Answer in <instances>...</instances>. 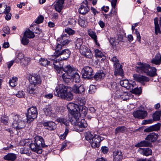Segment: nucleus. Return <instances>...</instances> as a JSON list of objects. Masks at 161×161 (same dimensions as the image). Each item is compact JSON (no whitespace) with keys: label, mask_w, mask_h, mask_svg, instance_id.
I'll list each match as a JSON object with an SVG mask.
<instances>
[{"label":"nucleus","mask_w":161,"mask_h":161,"mask_svg":"<svg viewBox=\"0 0 161 161\" xmlns=\"http://www.w3.org/2000/svg\"><path fill=\"white\" fill-rule=\"evenodd\" d=\"M29 145L32 151L38 154H41L42 153V148L47 147L45 144L42 137L39 136H36L35 137L34 142L31 143Z\"/></svg>","instance_id":"f257e3e1"},{"label":"nucleus","mask_w":161,"mask_h":161,"mask_svg":"<svg viewBox=\"0 0 161 161\" xmlns=\"http://www.w3.org/2000/svg\"><path fill=\"white\" fill-rule=\"evenodd\" d=\"M68 86L62 84H60L56 88L55 95L60 97L62 99L70 101L73 98V95L70 92L67 91Z\"/></svg>","instance_id":"f03ea898"},{"label":"nucleus","mask_w":161,"mask_h":161,"mask_svg":"<svg viewBox=\"0 0 161 161\" xmlns=\"http://www.w3.org/2000/svg\"><path fill=\"white\" fill-rule=\"evenodd\" d=\"M63 70L65 73L62 75L63 80L65 83H68L69 82V80L72 78L75 71L70 65H67L64 67Z\"/></svg>","instance_id":"7ed1b4c3"},{"label":"nucleus","mask_w":161,"mask_h":161,"mask_svg":"<svg viewBox=\"0 0 161 161\" xmlns=\"http://www.w3.org/2000/svg\"><path fill=\"white\" fill-rule=\"evenodd\" d=\"M27 121H32L36 118L37 115V109L35 107H32L27 110L26 114Z\"/></svg>","instance_id":"20e7f679"},{"label":"nucleus","mask_w":161,"mask_h":161,"mask_svg":"<svg viewBox=\"0 0 161 161\" xmlns=\"http://www.w3.org/2000/svg\"><path fill=\"white\" fill-rule=\"evenodd\" d=\"M136 66V71L145 74L146 73L150 74L148 72V69L150 68V65L149 64L145 63L138 62Z\"/></svg>","instance_id":"39448f33"},{"label":"nucleus","mask_w":161,"mask_h":161,"mask_svg":"<svg viewBox=\"0 0 161 161\" xmlns=\"http://www.w3.org/2000/svg\"><path fill=\"white\" fill-rule=\"evenodd\" d=\"M103 140L101 139V137L99 135L95 134L94 137L89 141L92 147L94 148L98 147L100 146L101 142Z\"/></svg>","instance_id":"423d86ee"},{"label":"nucleus","mask_w":161,"mask_h":161,"mask_svg":"<svg viewBox=\"0 0 161 161\" xmlns=\"http://www.w3.org/2000/svg\"><path fill=\"white\" fill-rule=\"evenodd\" d=\"M120 84L121 86L127 89L131 90L134 88L135 82L131 80L129 81L127 80H124L120 81Z\"/></svg>","instance_id":"0eeeda50"},{"label":"nucleus","mask_w":161,"mask_h":161,"mask_svg":"<svg viewBox=\"0 0 161 161\" xmlns=\"http://www.w3.org/2000/svg\"><path fill=\"white\" fill-rule=\"evenodd\" d=\"M29 81L31 84L36 86L41 84L42 80L40 75L34 74L31 76Z\"/></svg>","instance_id":"6e6552de"},{"label":"nucleus","mask_w":161,"mask_h":161,"mask_svg":"<svg viewBox=\"0 0 161 161\" xmlns=\"http://www.w3.org/2000/svg\"><path fill=\"white\" fill-rule=\"evenodd\" d=\"M147 112L146 111L142 110H137L133 113L134 117L139 119H144L147 116Z\"/></svg>","instance_id":"1a4fd4ad"},{"label":"nucleus","mask_w":161,"mask_h":161,"mask_svg":"<svg viewBox=\"0 0 161 161\" xmlns=\"http://www.w3.org/2000/svg\"><path fill=\"white\" fill-rule=\"evenodd\" d=\"M82 72L84 78H89L93 74V70L91 67L87 66L83 68Z\"/></svg>","instance_id":"9d476101"},{"label":"nucleus","mask_w":161,"mask_h":161,"mask_svg":"<svg viewBox=\"0 0 161 161\" xmlns=\"http://www.w3.org/2000/svg\"><path fill=\"white\" fill-rule=\"evenodd\" d=\"M89 8L87 6V1L85 0L81 4L78 10L80 14L85 15L89 12Z\"/></svg>","instance_id":"9b49d317"},{"label":"nucleus","mask_w":161,"mask_h":161,"mask_svg":"<svg viewBox=\"0 0 161 161\" xmlns=\"http://www.w3.org/2000/svg\"><path fill=\"white\" fill-rule=\"evenodd\" d=\"M82 47L80 50V53L87 58H91L93 56L91 51L86 47Z\"/></svg>","instance_id":"f8f14e48"},{"label":"nucleus","mask_w":161,"mask_h":161,"mask_svg":"<svg viewBox=\"0 0 161 161\" xmlns=\"http://www.w3.org/2000/svg\"><path fill=\"white\" fill-rule=\"evenodd\" d=\"M133 77L134 80L136 81L139 82L144 85L145 82H147L149 81V79L147 77L143 76L137 74H134Z\"/></svg>","instance_id":"ddd939ff"},{"label":"nucleus","mask_w":161,"mask_h":161,"mask_svg":"<svg viewBox=\"0 0 161 161\" xmlns=\"http://www.w3.org/2000/svg\"><path fill=\"white\" fill-rule=\"evenodd\" d=\"M161 126V124L158 123L145 129L144 130V131L146 132H149L151 131H158L160 130Z\"/></svg>","instance_id":"4468645a"},{"label":"nucleus","mask_w":161,"mask_h":161,"mask_svg":"<svg viewBox=\"0 0 161 161\" xmlns=\"http://www.w3.org/2000/svg\"><path fill=\"white\" fill-rule=\"evenodd\" d=\"M72 91L75 94H81L85 91V88L82 85H75L72 88Z\"/></svg>","instance_id":"2eb2a0df"},{"label":"nucleus","mask_w":161,"mask_h":161,"mask_svg":"<svg viewBox=\"0 0 161 161\" xmlns=\"http://www.w3.org/2000/svg\"><path fill=\"white\" fill-rule=\"evenodd\" d=\"M139 153L146 156L151 155L152 151L149 148H139L137 150Z\"/></svg>","instance_id":"dca6fc26"},{"label":"nucleus","mask_w":161,"mask_h":161,"mask_svg":"<svg viewBox=\"0 0 161 161\" xmlns=\"http://www.w3.org/2000/svg\"><path fill=\"white\" fill-rule=\"evenodd\" d=\"M114 161H121L123 158V155L121 151L116 150L113 153Z\"/></svg>","instance_id":"f3484780"},{"label":"nucleus","mask_w":161,"mask_h":161,"mask_svg":"<svg viewBox=\"0 0 161 161\" xmlns=\"http://www.w3.org/2000/svg\"><path fill=\"white\" fill-rule=\"evenodd\" d=\"M122 67V65L120 64H117L116 65L114 66L115 68L114 74L115 75H119L121 76L124 75Z\"/></svg>","instance_id":"a211bd4d"},{"label":"nucleus","mask_w":161,"mask_h":161,"mask_svg":"<svg viewBox=\"0 0 161 161\" xmlns=\"http://www.w3.org/2000/svg\"><path fill=\"white\" fill-rule=\"evenodd\" d=\"M151 63L155 65H160L161 64V54L159 53L156 54L154 57L151 59Z\"/></svg>","instance_id":"6ab92c4d"},{"label":"nucleus","mask_w":161,"mask_h":161,"mask_svg":"<svg viewBox=\"0 0 161 161\" xmlns=\"http://www.w3.org/2000/svg\"><path fill=\"white\" fill-rule=\"evenodd\" d=\"M79 106L73 103H70L67 106V109L69 112L71 114L78 110Z\"/></svg>","instance_id":"aec40b11"},{"label":"nucleus","mask_w":161,"mask_h":161,"mask_svg":"<svg viewBox=\"0 0 161 161\" xmlns=\"http://www.w3.org/2000/svg\"><path fill=\"white\" fill-rule=\"evenodd\" d=\"M61 44L63 46L67 45L70 41V38L67 34H63L61 36Z\"/></svg>","instance_id":"412c9836"},{"label":"nucleus","mask_w":161,"mask_h":161,"mask_svg":"<svg viewBox=\"0 0 161 161\" xmlns=\"http://www.w3.org/2000/svg\"><path fill=\"white\" fill-rule=\"evenodd\" d=\"M44 127H47L46 129L49 130H54L56 128V124L53 121H47L43 124Z\"/></svg>","instance_id":"4be33fe9"},{"label":"nucleus","mask_w":161,"mask_h":161,"mask_svg":"<svg viewBox=\"0 0 161 161\" xmlns=\"http://www.w3.org/2000/svg\"><path fill=\"white\" fill-rule=\"evenodd\" d=\"M64 0H58L56 3L54 5V8L56 11L58 13H60L63 8V4Z\"/></svg>","instance_id":"5701e85b"},{"label":"nucleus","mask_w":161,"mask_h":161,"mask_svg":"<svg viewBox=\"0 0 161 161\" xmlns=\"http://www.w3.org/2000/svg\"><path fill=\"white\" fill-rule=\"evenodd\" d=\"M10 7L7 6L5 3L0 4V14L4 13L7 14L10 12Z\"/></svg>","instance_id":"b1692460"},{"label":"nucleus","mask_w":161,"mask_h":161,"mask_svg":"<svg viewBox=\"0 0 161 161\" xmlns=\"http://www.w3.org/2000/svg\"><path fill=\"white\" fill-rule=\"evenodd\" d=\"M83 42L82 39L80 38H77L75 42V48L77 49H80V51L83 47H86L83 45Z\"/></svg>","instance_id":"393cba45"},{"label":"nucleus","mask_w":161,"mask_h":161,"mask_svg":"<svg viewBox=\"0 0 161 161\" xmlns=\"http://www.w3.org/2000/svg\"><path fill=\"white\" fill-rule=\"evenodd\" d=\"M158 135L154 132L150 133L147 135L146 137V140L149 141L151 142H153L156 141L158 139Z\"/></svg>","instance_id":"a878e982"},{"label":"nucleus","mask_w":161,"mask_h":161,"mask_svg":"<svg viewBox=\"0 0 161 161\" xmlns=\"http://www.w3.org/2000/svg\"><path fill=\"white\" fill-rule=\"evenodd\" d=\"M73 125H76L79 128H86L87 126L86 121H69Z\"/></svg>","instance_id":"bb28decb"},{"label":"nucleus","mask_w":161,"mask_h":161,"mask_svg":"<svg viewBox=\"0 0 161 161\" xmlns=\"http://www.w3.org/2000/svg\"><path fill=\"white\" fill-rule=\"evenodd\" d=\"M147 140H145L141 141L136 144L135 146V147L140 148L142 147H150L151 145V143Z\"/></svg>","instance_id":"cd10ccee"},{"label":"nucleus","mask_w":161,"mask_h":161,"mask_svg":"<svg viewBox=\"0 0 161 161\" xmlns=\"http://www.w3.org/2000/svg\"><path fill=\"white\" fill-rule=\"evenodd\" d=\"M59 54V56H62V58L63 60H66L69 57L71 52L68 49H65L62 50L60 53Z\"/></svg>","instance_id":"c85d7f7f"},{"label":"nucleus","mask_w":161,"mask_h":161,"mask_svg":"<svg viewBox=\"0 0 161 161\" xmlns=\"http://www.w3.org/2000/svg\"><path fill=\"white\" fill-rule=\"evenodd\" d=\"M157 69L154 67H151L150 66V68L148 69V72L150 74L146 73V74L150 77H154L157 75Z\"/></svg>","instance_id":"c756f323"},{"label":"nucleus","mask_w":161,"mask_h":161,"mask_svg":"<svg viewBox=\"0 0 161 161\" xmlns=\"http://www.w3.org/2000/svg\"><path fill=\"white\" fill-rule=\"evenodd\" d=\"M36 86L30 83V84L27 88V90L30 94H34L36 93Z\"/></svg>","instance_id":"7c9ffc66"},{"label":"nucleus","mask_w":161,"mask_h":161,"mask_svg":"<svg viewBox=\"0 0 161 161\" xmlns=\"http://www.w3.org/2000/svg\"><path fill=\"white\" fill-rule=\"evenodd\" d=\"M16 158V155L13 153H8L4 157V159L12 161L15 160Z\"/></svg>","instance_id":"2f4dec72"},{"label":"nucleus","mask_w":161,"mask_h":161,"mask_svg":"<svg viewBox=\"0 0 161 161\" xmlns=\"http://www.w3.org/2000/svg\"><path fill=\"white\" fill-rule=\"evenodd\" d=\"M117 1V0H112L111 2L112 8L110 13L112 15V16L114 15H116L117 14V10L115 8Z\"/></svg>","instance_id":"473e14b6"},{"label":"nucleus","mask_w":161,"mask_h":161,"mask_svg":"<svg viewBox=\"0 0 161 161\" xmlns=\"http://www.w3.org/2000/svg\"><path fill=\"white\" fill-rule=\"evenodd\" d=\"M105 76V74L103 71H100L96 73L95 75L94 78L96 80H101L103 79Z\"/></svg>","instance_id":"72a5a7b5"},{"label":"nucleus","mask_w":161,"mask_h":161,"mask_svg":"<svg viewBox=\"0 0 161 161\" xmlns=\"http://www.w3.org/2000/svg\"><path fill=\"white\" fill-rule=\"evenodd\" d=\"M78 109L81 115L86 116L87 114L88 108L86 106H79Z\"/></svg>","instance_id":"f704fd0d"},{"label":"nucleus","mask_w":161,"mask_h":161,"mask_svg":"<svg viewBox=\"0 0 161 161\" xmlns=\"http://www.w3.org/2000/svg\"><path fill=\"white\" fill-rule=\"evenodd\" d=\"M161 116V111H156L153 115V121H158L160 120Z\"/></svg>","instance_id":"c9c22d12"},{"label":"nucleus","mask_w":161,"mask_h":161,"mask_svg":"<svg viewBox=\"0 0 161 161\" xmlns=\"http://www.w3.org/2000/svg\"><path fill=\"white\" fill-rule=\"evenodd\" d=\"M24 36L29 38H33L35 36L34 32L29 29H28L25 32Z\"/></svg>","instance_id":"e433bc0d"},{"label":"nucleus","mask_w":161,"mask_h":161,"mask_svg":"<svg viewBox=\"0 0 161 161\" xmlns=\"http://www.w3.org/2000/svg\"><path fill=\"white\" fill-rule=\"evenodd\" d=\"M62 49V45L61 44L58 43L55 49V51L56 54L54 55L55 56L58 57L59 56V53H60Z\"/></svg>","instance_id":"4c0bfd02"},{"label":"nucleus","mask_w":161,"mask_h":161,"mask_svg":"<svg viewBox=\"0 0 161 161\" xmlns=\"http://www.w3.org/2000/svg\"><path fill=\"white\" fill-rule=\"evenodd\" d=\"M72 78L73 79V81L75 83H79L80 81V76L79 74L77 72H75L73 74V75L71 79Z\"/></svg>","instance_id":"58836bf2"},{"label":"nucleus","mask_w":161,"mask_h":161,"mask_svg":"<svg viewBox=\"0 0 161 161\" xmlns=\"http://www.w3.org/2000/svg\"><path fill=\"white\" fill-rule=\"evenodd\" d=\"M126 128L124 126H119L115 129V134H117L119 133H124Z\"/></svg>","instance_id":"ea45409f"},{"label":"nucleus","mask_w":161,"mask_h":161,"mask_svg":"<svg viewBox=\"0 0 161 161\" xmlns=\"http://www.w3.org/2000/svg\"><path fill=\"white\" fill-rule=\"evenodd\" d=\"M40 63L42 66H46L50 64V62L48 61L47 59L45 58H41L39 60Z\"/></svg>","instance_id":"a19ab883"},{"label":"nucleus","mask_w":161,"mask_h":161,"mask_svg":"<svg viewBox=\"0 0 161 161\" xmlns=\"http://www.w3.org/2000/svg\"><path fill=\"white\" fill-rule=\"evenodd\" d=\"M17 77H13L12 79L10 80L9 81V84L10 86L12 87H14L17 84Z\"/></svg>","instance_id":"79ce46f5"},{"label":"nucleus","mask_w":161,"mask_h":161,"mask_svg":"<svg viewBox=\"0 0 161 161\" xmlns=\"http://www.w3.org/2000/svg\"><path fill=\"white\" fill-rule=\"evenodd\" d=\"M88 35L94 40L96 44L99 45V44L97 42V36L96 35V33L93 31H91L89 32Z\"/></svg>","instance_id":"37998d69"},{"label":"nucleus","mask_w":161,"mask_h":161,"mask_svg":"<svg viewBox=\"0 0 161 161\" xmlns=\"http://www.w3.org/2000/svg\"><path fill=\"white\" fill-rule=\"evenodd\" d=\"M21 123H22L20 122H18V121H13V123H12L13 127L16 128L17 129H22L24 127V126H20V124Z\"/></svg>","instance_id":"c03bdc74"},{"label":"nucleus","mask_w":161,"mask_h":161,"mask_svg":"<svg viewBox=\"0 0 161 161\" xmlns=\"http://www.w3.org/2000/svg\"><path fill=\"white\" fill-rule=\"evenodd\" d=\"M79 106H85L84 105L86 103L85 99L83 98L79 97L77 100Z\"/></svg>","instance_id":"a18cd8bd"},{"label":"nucleus","mask_w":161,"mask_h":161,"mask_svg":"<svg viewBox=\"0 0 161 161\" xmlns=\"http://www.w3.org/2000/svg\"><path fill=\"white\" fill-rule=\"evenodd\" d=\"M71 114L76 120V121L79 119V118L80 117V115H81L79 112H78V110L74 112V113H71Z\"/></svg>","instance_id":"49530a36"},{"label":"nucleus","mask_w":161,"mask_h":161,"mask_svg":"<svg viewBox=\"0 0 161 161\" xmlns=\"http://www.w3.org/2000/svg\"><path fill=\"white\" fill-rule=\"evenodd\" d=\"M131 90H132V93L134 94H140L142 93V89L140 87L133 88Z\"/></svg>","instance_id":"de8ad7c7"},{"label":"nucleus","mask_w":161,"mask_h":161,"mask_svg":"<svg viewBox=\"0 0 161 161\" xmlns=\"http://www.w3.org/2000/svg\"><path fill=\"white\" fill-rule=\"evenodd\" d=\"M85 137L86 140H89L90 141L91 139H92L94 137V136L92 135L91 132H88L85 134Z\"/></svg>","instance_id":"09e8293b"},{"label":"nucleus","mask_w":161,"mask_h":161,"mask_svg":"<svg viewBox=\"0 0 161 161\" xmlns=\"http://www.w3.org/2000/svg\"><path fill=\"white\" fill-rule=\"evenodd\" d=\"M95 55L97 57L99 58H102L103 57L105 58L104 54L98 49H96L95 50Z\"/></svg>","instance_id":"8fccbe9b"},{"label":"nucleus","mask_w":161,"mask_h":161,"mask_svg":"<svg viewBox=\"0 0 161 161\" xmlns=\"http://www.w3.org/2000/svg\"><path fill=\"white\" fill-rule=\"evenodd\" d=\"M65 31L68 33L69 35H72L74 34L75 32L74 30L70 28H66L65 29Z\"/></svg>","instance_id":"3c124183"},{"label":"nucleus","mask_w":161,"mask_h":161,"mask_svg":"<svg viewBox=\"0 0 161 161\" xmlns=\"http://www.w3.org/2000/svg\"><path fill=\"white\" fill-rule=\"evenodd\" d=\"M29 39L26 37L25 36H24L21 40V43L24 45H27L29 43Z\"/></svg>","instance_id":"603ef678"},{"label":"nucleus","mask_w":161,"mask_h":161,"mask_svg":"<svg viewBox=\"0 0 161 161\" xmlns=\"http://www.w3.org/2000/svg\"><path fill=\"white\" fill-rule=\"evenodd\" d=\"M54 68L57 71L58 73L63 70V67H59L58 64H54Z\"/></svg>","instance_id":"864d4df0"},{"label":"nucleus","mask_w":161,"mask_h":161,"mask_svg":"<svg viewBox=\"0 0 161 161\" xmlns=\"http://www.w3.org/2000/svg\"><path fill=\"white\" fill-rule=\"evenodd\" d=\"M31 60L30 58L27 57L24 58V59L22 61V63L23 64L25 65L28 64L30 62Z\"/></svg>","instance_id":"5fc2aeb1"},{"label":"nucleus","mask_w":161,"mask_h":161,"mask_svg":"<svg viewBox=\"0 0 161 161\" xmlns=\"http://www.w3.org/2000/svg\"><path fill=\"white\" fill-rule=\"evenodd\" d=\"M49 108H45L43 109L45 114L46 115H50L52 112Z\"/></svg>","instance_id":"6e6d98bb"},{"label":"nucleus","mask_w":161,"mask_h":161,"mask_svg":"<svg viewBox=\"0 0 161 161\" xmlns=\"http://www.w3.org/2000/svg\"><path fill=\"white\" fill-rule=\"evenodd\" d=\"M25 93L23 91H19L16 94V96L19 98H22L25 96Z\"/></svg>","instance_id":"4d7b16f0"},{"label":"nucleus","mask_w":161,"mask_h":161,"mask_svg":"<svg viewBox=\"0 0 161 161\" xmlns=\"http://www.w3.org/2000/svg\"><path fill=\"white\" fill-rule=\"evenodd\" d=\"M12 119L14 121H18L20 120L21 121L22 118L21 116L19 115H13L12 116Z\"/></svg>","instance_id":"13d9d810"},{"label":"nucleus","mask_w":161,"mask_h":161,"mask_svg":"<svg viewBox=\"0 0 161 161\" xmlns=\"http://www.w3.org/2000/svg\"><path fill=\"white\" fill-rule=\"evenodd\" d=\"M43 17L42 15H41L37 18L35 21V22L37 24L41 23L43 21Z\"/></svg>","instance_id":"bf43d9fd"},{"label":"nucleus","mask_w":161,"mask_h":161,"mask_svg":"<svg viewBox=\"0 0 161 161\" xmlns=\"http://www.w3.org/2000/svg\"><path fill=\"white\" fill-rule=\"evenodd\" d=\"M111 60L114 63V66L116 65L117 64H119L118 59L115 56L112 58Z\"/></svg>","instance_id":"052dcab7"},{"label":"nucleus","mask_w":161,"mask_h":161,"mask_svg":"<svg viewBox=\"0 0 161 161\" xmlns=\"http://www.w3.org/2000/svg\"><path fill=\"white\" fill-rule=\"evenodd\" d=\"M78 22L79 25L81 26L84 27L86 26V24L85 21L81 19H79Z\"/></svg>","instance_id":"680f3d73"},{"label":"nucleus","mask_w":161,"mask_h":161,"mask_svg":"<svg viewBox=\"0 0 161 161\" xmlns=\"http://www.w3.org/2000/svg\"><path fill=\"white\" fill-rule=\"evenodd\" d=\"M109 88L110 89H115L117 87V84L116 82L110 83L108 85Z\"/></svg>","instance_id":"e2e57ef3"},{"label":"nucleus","mask_w":161,"mask_h":161,"mask_svg":"<svg viewBox=\"0 0 161 161\" xmlns=\"http://www.w3.org/2000/svg\"><path fill=\"white\" fill-rule=\"evenodd\" d=\"M96 88L95 86H91L89 87V93L92 94L95 92Z\"/></svg>","instance_id":"0e129e2a"},{"label":"nucleus","mask_w":161,"mask_h":161,"mask_svg":"<svg viewBox=\"0 0 161 161\" xmlns=\"http://www.w3.org/2000/svg\"><path fill=\"white\" fill-rule=\"evenodd\" d=\"M109 149L108 147L106 146H103L101 147L102 152L104 154H106L108 151Z\"/></svg>","instance_id":"69168bd1"},{"label":"nucleus","mask_w":161,"mask_h":161,"mask_svg":"<svg viewBox=\"0 0 161 161\" xmlns=\"http://www.w3.org/2000/svg\"><path fill=\"white\" fill-rule=\"evenodd\" d=\"M76 23V20L74 19H70L68 21V24L71 25H75Z\"/></svg>","instance_id":"338daca9"},{"label":"nucleus","mask_w":161,"mask_h":161,"mask_svg":"<svg viewBox=\"0 0 161 161\" xmlns=\"http://www.w3.org/2000/svg\"><path fill=\"white\" fill-rule=\"evenodd\" d=\"M29 142V140L28 139H23L21 141L20 143L22 145H27L28 146V144H27Z\"/></svg>","instance_id":"774afa93"}]
</instances>
